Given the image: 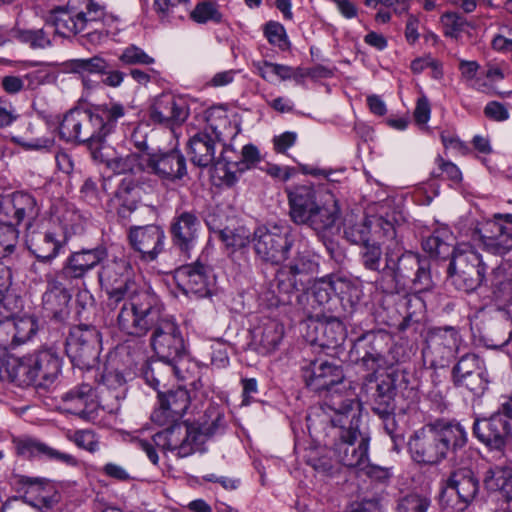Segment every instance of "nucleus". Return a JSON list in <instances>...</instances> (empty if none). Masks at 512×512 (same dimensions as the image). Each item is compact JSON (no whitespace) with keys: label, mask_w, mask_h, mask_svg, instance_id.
<instances>
[{"label":"nucleus","mask_w":512,"mask_h":512,"mask_svg":"<svg viewBox=\"0 0 512 512\" xmlns=\"http://www.w3.org/2000/svg\"><path fill=\"white\" fill-rule=\"evenodd\" d=\"M101 287L107 294V306L119 309L116 325L132 323L143 312L150 311L157 294L145 283L134 277V269L125 256L103 261L98 272Z\"/></svg>","instance_id":"nucleus-1"},{"label":"nucleus","mask_w":512,"mask_h":512,"mask_svg":"<svg viewBox=\"0 0 512 512\" xmlns=\"http://www.w3.org/2000/svg\"><path fill=\"white\" fill-rule=\"evenodd\" d=\"M326 405L332 412V426L339 429L332 448L334 456L343 466L359 470L368 460L370 442L359 428L361 404L356 399L333 395Z\"/></svg>","instance_id":"nucleus-2"},{"label":"nucleus","mask_w":512,"mask_h":512,"mask_svg":"<svg viewBox=\"0 0 512 512\" xmlns=\"http://www.w3.org/2000/svg\"><path fill=\"white\" fill-rule=\"evenodd\" d=\"M150 311L136 316L132 323H120L117 328L126 336L142 338L152 332L150 343L159 360L171 363L181 362L184 354V340L175 319L165 313V306L157 295L152 300Z\"/></svg>","instance_id":"nucleus-3"},{"label":"nucleus","mask_w":512,"mask_h":512,"mask_svg":"<svg viewBox=\"0 0 512 512\" xmlns=\"http://www.w3.org/2000/svg\"><path fill=\"white\" fill-rule=\"evenodd\" d=\"M127 112L128 107L115 100L70 109L59 125V136L67 142L102 143Z\"/></svg>","instance_id":"nucleus-4"},{"label":"nucleus","mask_w":512,"mask_h":512,"mask_svg":"<svg viewBox=\"0 0 512 512\" xmlns=\"http://www.w3.org/2000/svg\"><path fill=\"white\" fill-rule=\"evenodd\" d=\"M467 443V432L456 422L439 420L414 432L408 442L412 459L419 464L434 465L449 453L456 454Z\"/></svg>","instance_id":"nucleus-5"},{"label":"nucleus","mask_w":512,"mask_h":512,"mask_svg":"<svg viewBox=\"0 0 512 512\" xmlns=\"http://www.w3.org/2000/svg\"><path fill=\"white\" fill-rule=\"evenodd\" d=\"M205 127L190 137L187 147L191 162L200 168L223 163L221 155L216 157V145L225 143L228 134H232V125L221 108L206 111Z\"/></svg>","instance_id":"nucleus-6"},{"label":"nucleus","mask_w":512,"mask_h":512,"mask_svg":"<svg viewBox=\"0 0 512 512\" xmlns=\"http://www.w3.org/2000/svg\"><path fill=\"white\" fill-rule=\"evenodd\" d=\"M104 17L105 7L94 0H68L65 6H57L50 11L46 24L54 28L55 34L69 38L84 32Z\"/></svg>","instance_id":"nucleus-7"},{"label":"nucleus","mask_w":512,"mask_h":512,"mask_svg":"<svg viewBox=\"0 0 512 512\" xmlns=\"http://www.w3.org/2000/svg\"><path fill=\"white\" fill-rule=\"evenodd\" d=\"M452 241L453 236L449 229L439 228L423 241L422 247L431 257L445 259L453 254L448 271L485 275L487 267L481 255L470 245H461L454 249Z\"/></svg>","instance_id":"nucleus-8"},{"label":"nucleus","mask_w":512,"mask_h":512,"mask_svg":"<svg viewBox=\"0 0 512 512\" xmlns=\"http://www.w3.org/2000/svg\"><path fill=\"white\" fill-rule=\"evenodd\" d=\"M200 436L194 433L191 425L177 423L153 435L152 440L139 439L136 444L144 451L148 459L157 465L159 457L155 447L163 452H176L180 458L188 457L199 451Z\"/></svg>","instance_id":"nucleus-9"},{"label":"nucleus","mask_w":512,"mask_h":512,"mask_svg":"<svg viewBox=\"0 0 512 512\" xmlns=\"http://www.w3.org/2000/svg\"><path fill=\"white\" fill-rule=\"evenodd\" d=\"M14 383L19 386L46 385L52 383L61 371V358L52 349L39 350L34 354L17 358Z\"/></svg>","instance_id":"nucleus-10"},{"label":"nucleus","mask_w":512,"mask_h":512,"mask_svg":"<svg viewBox=\"0 0 512 512\" xmlns=\"http://www.w3.org/2000/svg\"><path fill=\"white\" fill-rule=\"evenodd\" d=\"M382 273L391 276L397 284L406 285L411 282L417 292L427 291L432 288L433 282L427 260H421L412 252L402 253L394 263L392 255L386 253V263Z\"/></svg>","instance_id":"nucleus-11"},{"label":"nucleus","mask_w":512,"mask_h":512,"mask_svg":"<svg viewBox=\"0 0 512 512\" xmlns=\"http://www.w3.org/2000/svg\"><path fill=\"white\" fill-rule=\"evenodd\" d=\"M479 489V479L471 469H456L443 482L440 503L457 512H462L476 498Z\"/></svg>","instance_id":"nucleus-12"},{"label":"nucleus","mask_w":512,"mask_h":512,"mask_svg":"<svg viewBox=\"0 0 512 512\" xmlns=\"http://www.w3.org/2000/svg\"><path fill=\"white\" fill-rule=\"evenodd\" d=\"M254 251L259 259L271 264H280L294 244V236L288 226L259 227L252 238Z\"/></svg>","instance_id":"nucleus-13"},{"label":"nucleus","mask_w":512,"mask_h":512,"mask_svg":"<svg viewBox=\"0 0 512 512\" xmlns=\"http://www.w3.org/2000/svg\"><path fill=\"white\" fill-rule=\"evenodd\" d=\"M101 350L100 332L94 326L79 325L70 330L66 339V353L74 366L91 369L97 362Z\"/></svg>","instance_id":"nucleus-14"},{"label":"nucleus","mask_w":512,"mask_h":512,"mask_svg":"<svg viewBox=\"0 0 512 512\" xmlns=\"http://www.w3.org/2000/svg\"><path fill=\"white\" fill-rule=\"evenodd\" d=\"M302 377L311 390L315 392H329V396L324 402V409L328 415L332 414L326 403L333 395H341L342 398L353 399L352 397L343 396L338 389L342 384L345 376L342 366L335 360L315 359L308 366L302 368Z\"/></svg>","instance_id":"nucleus-15"},{"label":"nucleus","mask_w":512,"mask_h":512,"mask_svg":"<svg viewBox=\"0 0 512 512\" xmlns=\"http://www.w3.org/2000/svg\"><path fill=\"white\" fill-rule=\"evenodd\" d=\"M317 270L318 263L314 258L309 253L300 252L277 270L274 283L280 293L288 295L306 289Z\"/></svg>","instance_id":"nucleus-16"},{"label":"nucleus","mask_w":512,"mask_h":512,"mask_svg":"<svg viewBox=\"0 0 512 512\" xmlns=\"http://www.w3.org/2000/svg\"><path fill=\"white\" fill-rule=\"evenodd\" d=\"M459 344L460 335L455 328L431 329L422 349L424 364L433 369L448 366L457 353Z\"/></svg>","instance_id":"nucleus-17"},{"label":"nucleus","mask_w":512,"mask_h":512,"mask_svg":"<svg viewBox=\"0 0 512 512\" xmlns=\"http://www.w3.org/2000/svg\"><path fill=\"white\" fill-rule=\"evenodd\" d=\"M379 229L382 236L393 241L392 245L398 252L401 251L399 242L396 240L397 227L395 223L384 217H377L372 220L358 218L354 213H349L343 221V234L347 241L352 244L363 245L370 241L371 225Z\"/></svg>","instance_id":"nucleus-18"},{"label":"nucleus","mask_w":512,"mask_h":512,"mask_svg":"<svg viewBox=\"0 0 512 512\" xmlns=\"http://www.w3.org/2000/svg\"><path fill=\"white\" fill-rule=\"evenodd\" d=\"M188 100L173 93H162L153 99L149 108V119L170 129L181 126L189 117Z\"/></svg>","instance_id":"nucleus-19"},{"label":"nucleus","mask_w":512,"mask_h":512,"mask_svg":"<svg viewBox=\"0 0 512 512\" xmlns=\"http://www.w3.org/2000/svg\"><path fill=\"white\" fill-rule=\"evenodd\" d=\"M452 381L474 394L483 393L489 382L484 361L474 353L463 355L452 369Z\"/></svg>","instance_id":"nucleus-20"},{"label":"nucleus","mask_w":512,"mask_h":512,"mask_svg":"<svg viewBox=\"0 0 512 512\" xmlns=\"http://www.w3.org/2000/svg\"><path fill=\"white\" fill-rule=\"evenodd\" d=\"M175 279L185 294L210 296L216 283L213 269L199 260L176 269Z\"/></svg>","instance_id":"nucleus-21"},{"label":"nucleus","mask_w":512,"mask_h":512,"mask_svg":"<svg viewBox=\"0 0 512 512\" xmlns=\"http://www.w3.org/2000/svg\"><path fill=\"white\" fill-rule=\"evenodd\" d=\"M201 231V220L196 212L176 210L170 222L169 232L175 248L190 256L195 248Z\"/></svg>","instance_id":"nucleus-22"},{"label":"nucleus","mask_w":512,"mask_h":512,"mask_svg":"<svg viewBox=\"0 0 512 512\" xmlns=\"http://www.w3.org/2000/svg\"><path fill=\"white\" fill-rule=\"evenodd\" d=\"M165 231L155 224L145 226H132L128 232V240L131 247L140 254V258L146 262L157 259L164 250Z\"/></svg>","instance_id":"nucleus-23"},{"label":"nucleus","mask_w":512,"mask_h":512,"mask_svg":"<svg viewBox=\"0 0 512 512\" xmlns=\"http://www.w3.org/2000/svg\"><path fill=\"white\" fill-rule=\"evenodd\" d=\"M386 345L387 335L382 331H369L356 340L354 349L359 362L371 375L386 367Z\"/></svg>","instance_id":"nucleus-24"},{"label":"nucleus","mask_w":512,"mask_h":512,"mask_svg":"<svg viewBox=\"0 0 512 512\" xmlns=\"http://www.w3.org/2000/svg\"><path fill=\"white\" fill-rule=\"evenodd\" d=\"M12 446L16 455L24 459L44 458L70 467L79 465L78 459L72 454L55 449L28 435L13 437Z\"/></svg>","instance_id":"nucleus-25"},{"label":"nucleus","mask_w":512,"mask_h":512,"mask_svg":"<svg viewBox=\"0 0 512 512\" xmlns=\"http://www.w3.org/2000/svg\"><path fill=\"white\" fill-rule=\"evenodd\" d=\"M148 161V173L164 183H175L187 175L186 159L178 149L149 154Z\"/></svg>","instance_id":"nucleus-26"},{"label":"nucleus","mask_w":512,"mask_h":512,"mask_svg":"<svg viewBox=\"0 0 512 512\" xmlns=\"http://www.w3.org/2000/svg\"><path fill=\"white\" fill-rule=\"evenodd\" d=\"M25 243L35 258L44 264H51L65 245L61 235L49 230L40 231L35 227V224L27 226Z\"/></svg>","instance_id":"nucleus-27"},{"label":"nucleus","mask_w":512,"mask_h":512,"mask_svg":"<svg viewBox=\"0 0 512 512\" xmlns=\"http://www.w3.org/2000/svg\"><path fill=\"white\" fill-rule=\"evenodd\" d=\"M106 258L107 250L102 246L72 252L57 275L69 282L81 280Z\"/></svg>","instance_id":"nucleus-28"},{"label":"nucleus","mask_w":512,"mask_h":512,"mask_svg":"<svg viewBox=\"0 0 512 512\" xmlns=\"http://www.w3.org/2000/svg\"><path fill=\"white\" fill-rule=\"evenodd\" d=\"M473 434L480 442L496 450L504 448L512 439L510 423L500 412H495L489 418L476 420Z\"/></svg>","instance_id":"nucleus-29"},{"label":"nucleus","mask_w":512,"mask_h":512,"mask_svg":"<svg viewBox=\"0 0 512 512\" xmlns=\"http://www.w3.org/2000/svg\"><path fill=\"white\" fill-rule=\"evenodd\" d=\"M63 410L85 421H95L99 403L94 389L89 384H81L64 393L61 397Z\"/></svg>","instance_id":"nucleus-30"},{"label":"nucleus","mask_w":512,"mask_h":512,"mask_svg":"<svg viewBox=\"0 0 512 512\" xmlns=\"http://www.w3.org/2000/svg\"><path fill=\"white\" fill-rule=\"evenodd\" d=\"M56 274L46 275V290L42 296V307L47 317L59 322L64 321L70 313L69 302L71 294L60 282Z\"/></svg>","instance_id":"nucleus-31"},{"label":"nucleus","mask_w":512,"mask_h":512,"mask_svg":"<svg viewBox=\"0 0 512 512\" xmlns=\"http://www.w3.org/2000/svg\"><path fill=\"white\" fill-rule=\"evenodd\" d=\"M484 250L494 255H505L512 250V227L499 220H487L475 231Z\"/></svg>","instance_id":"nucleus-32"},{"label":"nucleus","mask_w":512,"mask_h":512,"mask_svg":"<svg viewBox=\"0 0 512 512\" xmlns=\"http://www.w3.org/2000/svg\"><path fill=\"white\" fill-rule=\"evenodd\" d=\"M5 213L20 224L26 221V227L34 224L40 213V207L35 197L23 191H16L9 195H0V212Z\"/></svg>","instance_id":"nucleus-33"},{"label":"nucleus","mask_w":512,"mask_h":512,"mask_svg":"<svg viewBox=\"0 0 512 512\" xmlns=\"http://www.w3.org/2000/svg\"><path fill=\"white\" fill-rule=\"evenodd\" d=\"M158 400L159 409L152 413L151 419L160 425L166 424L169 419L182 417L190 405L188 390L180 386L167 392L159 391Z\"/></svg>","instance_id":"nucleus-34"},{"label":"nucleus","mask_w":512,"mask_h":512,"mask_svg":"<svg viewBox=\"0 0 512 512\" xmlns=\"http://www.w3.org/2000/svg\"><path fill=\"white\" fill-rule=\"evenodd\" d=\"M339 213L340 207L338 200L333 194L327 193L324 203L316 206L313 212L309 214V219L304 222V224L308 225L317 234L325 235L334 228L339 218Z\"/></svg>","instance_id":"nucleus-35"},{"label":"nucleus","mask_w":512,"mask_h":512,"mask_svg":"<svg viewBox=\"0 0 512 512\" xmlns=\"http://www.w3.org/2000/svg\"><path fill=\"white\" fill-rule=\"evenodd\" d=\"M290 217L296 224H304L309 219V214L318 205L316 193L312 186L301 185L289 192Z\"/></svg>","instance_id":"nucleus-36"},{"label":"nucleus","mask_w":512,"mask_h":512,"mask_svg":"<svg viewBox=\"0 0 512 512\" xmlns=\"http://www.w3.org/2000/svg\"><path fill=\"white\" fill-rule=\"evenodd\" d=\"M313 329L316 336L312 342L322 348L334 349L340 346L346 338L344 325L335 317L316 321L313 324Z\"/></svg>","instance_id":"nucleus-37"},{"label":"nucleus","mask_w":512,"mask_h":512,"mask_svg":"<svg viewBox=\"0 0 512 512\" xmlns=\"http://www.w3.org/2000/svg\"><path fill=\"white\" fill-rule=\"evenodd\" d=\"M172 374L182 380L186 378L177 363L170 364L158 359L152 361L144 368L142 376L147 385L159 392L161 385H165V381Z\"/></svg>","instance_id":"nucleus-38"},{"label":"nucleus","mask_w":512,"mask_h":512,"mask_svg":"<svg viewBox=\"0 0 512 512\" xmlns=\"http://www.w3.org/2000/svg\"><path fill=\"white\" fill-rule=\"evenodd\" d=\"M194 433L200 436L198 441L199 450L205 440L214 435L222 434L226 428L224 415L215 407H209L203 419L197 425H191Z\"/></svg>","instance_id":"nucleus-39"},{"label":"nucleus","mask_w":512,"mask_h":512,"mask_svg":"<svg viewBox=\"0 0 512 512\" xmlns=\"http://www.w3.org/2000/svg\"><path fill=\"white\" fill-rule=\"evenodd\" d=\"M234 153V148L230 144H223L221 150V159L225 165H233L239 173L255 168L261 162L259 149L253 144H246L241 150L240 160H234L229 153Z\"/></svg>","instance_id":"nucleus-40"},{"label":"nucleus","mask_w":512,"mask_h":512,"mask_svg":"<svg viewBox=\"0 0 512 512\" xmlns=\"http://www.w3.org/2000/svg\"><path fill=\"white\" fill-rule=\"evenodd\" d=\"M102 386L106 389L102 390V398L107 400L108 398H114L116 404H112L109 407L110 411H118L119 401L125 399L127 394L126 379L122 372L118 370L106 369L102 375Z\"/></svg>","instance_id":"nucleus-41"},{"label":"nucleus","mask_w":512,"mask_h":512,"mask_svg":"<svg viewBox=\"0 0 512 512\" xmlns=\"http://www.w3.org/2000/svg\"><path fill=\"white\" fill-rule=\"evenodd\" d=\"M395 396V379L391 375H386L377 383L373 411L376 414H387L395 411Z\"/></svg>","instance_id":"nucleus-42"},{"label":"nucleus","mask_w":512,"mask_h":512,"mask_svg":"<svg viewBox=\"0 0 512 512\" xmlns=\"http://www.w3.org/2000/svg\"><path fill=\"white\" fill-rule=\"evenodd\" d=\"M148 155V153H129L113 159L110 166L118 174L139 177L144 172H148Z\"/></svg>","instance_id":"nucleus-43"},{"label":"nucleus","mask_w":512,"mask_h":512,"mask_svg":"<svg viewBox=\"0 0 512 512\" xmlns=\"http://www.w3.org/2000/svg\"><path fill=\"white\" fill-rule=\"evenodd\" d=\"M284 335V327L276 321L266 323L256 340L257 350L260 354L267 355L274 352L280 345Z\"/></svg>","instance_id":"nucleus-44"},{"label":"nucleus","mask_w":512,"mask_h":512,"mask_svg":"<svg viewBox=\"0 0 512 512\" xmlns=\"http://www.w3.org/2000/svg\"><path fill=\"white\" fill-rule=\"evenodd\" d=\"M485 484L489 489L499 490L507 501L512 500V469L496 466L487 471Z\"/></svg>","instance_id":"nucleus-45"},{"label":"nucleus","mask_w":512,"mask_h":512,"mask_svg":"<svg viewBox=\"0 0 512 512\" xmlns=\"http://www.w3.org/2000/svg\"><path fill=\"white\" fill-rule=\"evenodd\" d=\"M62 65L65 71L82 75L104 74L108 68V63L99 56L70 59L65 61Z\"/></svg>","instance_id":"nucleus-46"},{"label":"nucleus","mask_w":512,"mask_h":512,"mask_svg":"<svg viewBox=\"0 0 512 512\" xmlns=\"http://www.w3.org/2000/svg\"><path fill=\"white\" fill-rule=\"evenodd\" d=\"M339 286H345L351 295L353 294L357 299H359L361 291L356 286H353L350 283L344 282L342 280H322L314 286V300L320 305L328 303L331 300L333 294L338 290Z\"/></svg>","instance_id":"nucleus-47"},{"label":"nucleus","mask_w":512,"mask_h":512,"mask_svg":"<svg viewBox=\"0 0 512 512\" xmlns=\"http://www.w3.org/2000/svg\"><path fill=\"white\" fill-rule=\"evenodd\" d=\"M11 285V270L0 264V317L14 315L19 309L16 298L7 294Z\"/></svg>","instance_id":"nucleus-48"},{"label":"nucleus","mask_w":512,"mask_h":512,"mask_svg":"<svg viewBox=\"0 0 512 512\" xmlns=\"http://www.w3.org/2000/svg\"><path fill=\"white\" fill-rule=\"evenodd\" d=\"M189 17L197 24H206L208 22L220 24L223 21V14L219 9V5L208 0L198 2L190 12Z\"/></svg>","instance_id":"nucleus-49"},{"label":"nucleus","mask_w":512,"mask_h":512,"mask_svg":"<svg viewBox=\"0 0 512 512\" xmlns=\"http://www.w3.org/2000/svg\"><path fill=\"white\" fill-rule=\"evenodd\" d=\"M66 439L74 443L79 449L94 454L100 450V437L91 429L69 430Z\"/></svg>","instance_id":"nucleus-50"},{"label":"nucleus","mask_w":512,"mask_h":512,"mask_svg":"<svg viewBox=\"0 0 512 512\" xmlns=\"http://www.w3.org/2000/svg\"><path fill=\"white\" fill-rule=\"evenodd\" d=\"M143 181V177L125 176L118 184L115 191V199L123 209L131 212L136 209V202L134 199L129 200L128 197L132 195L135 189Z\"/></svg>","instance_id":"nucleus-51"},{"label":"nucleus","mask_w":512,"mask_h":512,"mask_svg":"<svg viewBox=\"0 0 512 512\" xmlns=\"http://www.w3.org/2000/svg\"><path fill=\"white\" fill-rule=\"evenodd\" d=\"M485 275L460 273L457 271H448V283L457 290L470 293L476 290L483 282Z\"/></svg>","instance_id":"nucleus-52"},{"label":"nucleus","mask_w":512,"mask_h":512,"mask_svg":"<svg viewBox=\"0 0 512 512\" xmlns=\"http://www.w3.org/2000/svg\"><path fill=\"white\" fill-rule=\"evenodd\" d=\"M16 38L32 49H46L52 46V40L43 28L19 30Z\"/></svg>","instance_id":"nucleus-53"},{"label":"nucleus","mask_w":512,"mask_h":512,"mask_svg":"<svg viewBox=\"0 0 512 512\" xmlns=\"http://www.w3.org/2000/svg\"><path fill=\"white\" fill-rule=\"evenodd\" d=\"M38 74L36 72L28 73L23 77L5 76L2 79V87L9 94H16L23 89H34L39 85Z\"/></svg>","instance_id":"nucleus-54"},{"label":"nucleus","mask_w":512,"mask_h":512,"mask_svg":"<svg viewBox=\"0 0 512 512\" xmlns=\"http://www.w3.org/2000/svg\"><path fill=\"white\" fill-rule=\"evenodd\" d=\"M264 36L268 42L278 47L281 51H286L290 47V42L282 24L276 21H269L265 24Z\"/></svg>","instance_id":"nucleus-55"},{"label":"nucleus","mask_w":512,"mask_h":512,"mask_svg":"<svg viewBox=\"0 0 512 512\" xmlns=\"http://www.w3.org/2000/svg\"><path fill=\"white\" fill-rule=\"evenodd\" d=\"M13 321V339H16L18 345L30 340L37 331V322L31 316H25Z\"/></svg>","instance_id":"nucleus-56"},{"label":"nucleus","mask_w":512,"mask_h":512,"mask_svg":"<svg viewBox=\"0 0 512 512\" xmlns=\"http://www.w3.org/2000/svg\"><path fill=\"white\" fill-rule=\"evenodd\" d=\"M431 500L420 494H409L398 501L397 512H427Z\"/></svg>","instance_id":"nucleus-57"},{"label":"nucleus","mask_w":512,"mask_h":512,"mask_svg":"<svg viewBox=\"0 0 512 512\" xmlns=\"http://www.w3.org/2000/svg\"><path fill=\"white\" fill-rule=\"evenodd\" d=\"M361 246L362 249L360 256L363 266L371 271H379L382 260V250L380 245L376 242L370 243V241H368Z\"/></svg>","instance_id":"nucleus-58"},{"label":"nucleus","mask_w":512,"mask_h":512,"mask_svg":"<svg viewBox=\"0 0 512 512\" xmlns=\"http://www.w3.org/2000/svg\"><path fill=\"white\" fill-rule=\"evenodd\" d=\"M441 23L445 36L457 39L468 25L466 19L455 12H448L441 16Z\"/></svg>","instance_id":"nucleus-59"},{"label":"nucleus","mask_w":512,"mask_h":512,"mask_svg":"<svg viewBox=\"0 0 512 512\" xmlns=\"http://www.w3.org/2000/svg\"><path fill=\"white\" fill-rule=\"evenodd\" d=\"M17 242V229L11 224H0V258L12 254Z\"/></svg>","instance_id":"nucleus-60"},{"label":"nucleus","mask_w":512,"mask_h":512,"mask_svg":"<svg viewBox=\"0 0 512 512\" xmlns=\"http://www.w3.org/2000/svg\"><path fill=\"white\" fill-rule=\"evenodd\" d=\"M119 59L122 63L127 65H150L155 62L153 57L149 56L143 49L136 45L126 47Z\"/></svg>","instance_id":"nucleus-61"},{"label":"nucleus","mask_w":512,"mask_h":512,"mask_svg":"<svg viewBox=\"0 0 512 512\" xmlns=\"http://www.w3.org/2000/svg\"><path fill=\"white\" fill-rule=\"evenodd\" d=\"M56 213V218L65 231H75L80 225L81 216L72 206L61 204Z\"/></svg>","instance_id":"nucleus-62"},{"label":"nucleus","mask_w":512,"mask_h":512,"mask_svg":"<svg viewBox=\"0 0 512 512\" xmlns=\"http://www.w3.org/2000/svg\"><path fill=\"white\" fill-rule=\"evenodd\" d=\"M228 344L217 340L210 346L211 364L216 368H225L229 364Z\"/></svg>","instance_id":"nucleus-63"},{"label":"nucleus","mask_w":512,"mask_h":512,"mask_svg":"<svg viewBox=\"0 0 512 512\" xmlns=\"http://www.w3.org/2000/svg\"><path fill=\"white\" fill-rule=\"evenodd\" d=\"M12 316L2 317L0 320V348L8 352L18 346L16 339H13V321Z\"/></svg>","instance_id":"nucleus-64"}]
</instances>
